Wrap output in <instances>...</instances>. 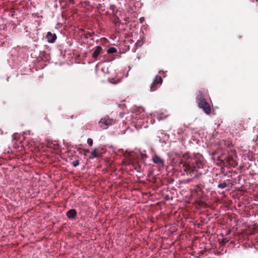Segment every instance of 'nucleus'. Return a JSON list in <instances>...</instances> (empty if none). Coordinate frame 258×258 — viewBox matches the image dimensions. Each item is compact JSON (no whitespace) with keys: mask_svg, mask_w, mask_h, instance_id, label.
<instances>
[{"mask_svg":"<svg viewBox=\"0 0 258 258\" xmlns=\"http://www.w3.org/2000/svg\"><path fill=\"white\" fill-rule=\"evenodd\" d=\"M179 164L182 165L183 170L186 174L190 176H197V171L196 167L192 161V159L188 153L183 154L180 160Z\"/></svg>","mask_w":258,"mask_h":258,"instance_id":"nucleus-1","label":"nucleus"},{"mask_svg":"<svg viewBox=\"0 0 258 258\" xmlns=\"http://www.w3.org/2000/svg\"><path fill=\"white\" fill-rule=\"evenodd\" d=\"M114 121L112 118H110L108 116L102 118L99 121V125L102 129L106 128L108 126L112 125L114 123Z\"/></svg>","mask_w":258,"mask_h":258,"instance_id":"nucleus-2","label":"nucleus"},{"mask_svg":"<svg viewBox=\"0 0 258 258\" xmlns=\"http://www.w3.org/2000/svg\"><path fill=\"white\" fill-rule=\"evenodd\" d=\"M162 79L160 76H156L154 79L153 83L151 85L150 91L152 92L156 90L162 84Z\"/></svg>","mask_w":258,"mask_h":258,"instance_id":"nucleus-3","label":"nucleus"},{"mask_svg":"<svg viewBox=\"0 0 258 258\" xmlns=\"http://www.w3.org/2000/svg\"><path fill=\"white\" fill-rule=\"evenodd\" d=\"M103 49L101 46H97L93 49L92 58L95 60L99 59V55L102 53Z\"/></svg>","mask_w":258,"mask_h":258,"instance_id":"nucleus-4","label":"nucleus"},{"mask_svg":"<svg viewBox=\"0 0 258 258\" xmlns=\"http://www.w3.org/2000/svg\"><path fill=\"white\" fill-rule=\"evenodd\" d=\"M198 106L203 109V111L207 114H209L211 111L210 105L205 100L202 102H199Z\"/></svg>","mask_w":258,"mask_h":258,"instance_id":"nucleus-5","label":"nucleus"},{"mask_svg":"<svg viewBox=\"0 0 258 258\" xmlns=\"http://www.w3.org/2000/svg\"><path fill=\"white\" fill-rule=\"evenodd\" d=\"M46 38L47 39L48 42L53 43L56 40L57 36L55 33H52L51 32H48L46 36Z\"/></svg>","mask_w":258,"mask_h":258,"instance_id":"nucleus-6","label":"nucleus"},{"mask_svg":"<svg viewBox=\"0 0 258 258\" xmlns=\"http://www.w3.org/2000/svg\"><path fill=\"white\" fill-rule=\"evenodd\" d=\"M152 160L153 162L155 164L161 165L162 166L164 165V160L157 155H155L153 157Z\"/></svg>","mask_w":258,"mask_h":258,"instance_id":"nucleus-7","label":"nucleus"},{"mask_svg":"<svg viewBox=\"0 0 258 258\" xmlns=\"http://www.w3.org/2000/svg\"><path fill=\"white\" fill-rule=\"evenodd\" d=\"M77 215V211L74 209H72L69 210L67 213V216L69 219L75 218Z\"/></svg>","mask_w":258,"mask_h":258,"instance_id":"nucleus-8","label":"nucleus"},{"mask_svg":"<svg viewBox=\"0 0 258 258\" xmlns=\"http://www.w3.org/2000/svg\"><path fill=\"white\" fill-rule=\"evenodd\" d=\"M109 9L112 11L113 16L115 17V19L118 20L119 18L117 16L118 10L116 9V6L114 5H111L109 6Z\"/></svg>","mask_w":258,"mask_h":258,"instance_id":"nucleus-9","label":"nucleus"},{"mask_svg":"<svg viewBox=\"0 0 258 258\" xmlns=\"http://www.w3.org/2000/svg\"><path fill=\"white\" fill-rule=\"evenodd\" d=\"M227 162L232 167H235L237 165V162L231 156L227 157Z\"/></svg>","mask_w":258,"mask_h":258,"instance_id":"nucleus-10","label":"nucleus"},{"mask_svg":"<svg viewBox=\"0 0 258 258\" xmlns=\"http://www.w3.org/2000/svg\"><path fill=\"white\" fill-rule=\"evenodd\" d=\"M196 100L198 104H199V102H202L206 100L204 97V95L202 92L201 91H199L197 96L196 97Z\"/></svg>","mask_w":258,"mask_h":258,"instance_id":"nucleus-11","label":"nucleus"},{"mask_svg":"<svg viewBox=\"0 0 258 258\" xmlns=\"http://www.w3.org/2000/svg\"><path fill=\"white\" fill-rule=\"evenodd\" d=\"M99 157V154L97 152V149H94L91 152V155L89 157V159H93Z\"/></svg>","mask_w":258,"mask_h":258,"instance_id":"nucleus-12","label":"nucleus"},{"mask_svg":"<svg viewBox=\"0 0 258 258\" xmlns=\"http://www.w3.org/2000/svg\"><path fill=\"white\" fill-rule=\"evenodd\" d=\"M107 53L112 54L117 52V49L114 47H111L107 50Z\"/></svg>","mask_w":258,"mask_h":258,"instance_id":"nucleus-13","label":"nucleus"},{"mask_svg":"<svg viewBox=\"0 0 258 258\" xmlns=\"http://www.w3.org/2000/svg\"><path fill=\"white\" fill-rule=\"evenodd\" d=\"M227 184L225 182L221 183L218 184V187L220 188H224L227 186Z\"/></svg>","mask_w":258,"mask_h":258,"instance_id":"nucleus-14","label":"nucleus"},{"mask_svg":"<svg viewBox=\"0 0 258 258\" xmlns=\"http://www.w3.org/2000/svg\"><path fill=\"white\" fill-rule=\"evenodd\" d=\"M80 163H79V160L77 159L75 161H74L73 162H72V164L74 166V167H77L79 165Z\"/></svg>","mask_w":258,"mask_h":258,"instance_id":"nucleus-15","label":"nucleus"},{"mask_svg":"<svg viewBox=\"0 0 258 258\" xmlns=\"http://www.w3.org/2000/svg\"><path fill=\"white\" fill-rule=\"evenodd\" d=\"M87 143L89 145V146H92L93 145V140L91 138H89L87 140Z\"/></svg>","mask_w":258,"mask_h":258,"instance_id":"nucleus-16","label":"nucleus"},{"mask_svg":"<svg viewBox=\"0 0 258 258\" xmlns=\"http://www.w3.org/2000/svg\"><path fill=\"white\" fill-rule=\"evenodd\" d=\"M92 35L91 34V33L90 32H87V33H86L84 35V37L86 38V39H88L91 36H92Z\"/></svg>","mask_w":258,"mask_h":258,"instance_id":"nucleus-17","label":"nucleus"},{"mask_svg":"<svg viewBox=\"0 0 258 258\" xmlns=\"http://www.w3.org/2000/svg\"><path fill=\"white\" fill-rule=\"evenodd\" d=\"M227 242V240L224 238V239H223L221 241V242H220V243L222 244V245H224L226 244V243Z\"/></svg>","mask_w":258,"mask_h":258,"instance_id":"nucleus-18","label":"nucleus"},{"mask_svg":"<svg viewBox=\"0 0 258 258\" xmlns=\"http://www.w3.org/2000/svg\"><path fill=\"white\" fill-rule=\"evenodd\" d=\"M68 3L69 4H73L74 3V0H68Z\"/></svg>","mask_w":258,"mask_h":258,"instance_id":"nucleus-19","label":"nucleus"},{"mask_svg":"<svg viewBox=\"0 0 258 258\" xmlns=\"http://www.w3.org/2000/svg\"><path fill=\"white\" fill-rule=\"evenodd\" d=\"M10 13L11 14V16H13V15H14V11L10 12Z\"/></svg>","mask_w":258,"mask_h":258,"instance_id":"nucleus-20","label":"nucleus"},{"mask_svg":"<svg viewBox=\"0 0 258 258\" xmlns=\"http://www.w3.org/2000/svg\"><path fill=\"white\" fill-rule=\"evenodd\" d=\"M257 2H258V0H256Z\"/></svg>","mask_w":258,"mask_h":258,"instance_id":"nucleus-21","label":"nucleus"}]
</instances>
